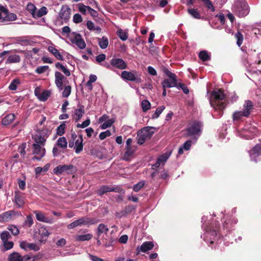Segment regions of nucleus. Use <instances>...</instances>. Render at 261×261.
<instances>
[{"label":"nucleus","instance_id":"1","mask_svg":"<svg viewBox=\"0 0 261 261\" xmlns=\"http://www.w3.org/2000/svg\"><path fill=\"white\" fill-rule=\"evenodd\" d=\"M207 218L205 216L202 218V227L204 229V232L201 235V238H203L205 242L211 248L213 247V245L215 247L219 243L220 236L216 231L217 228L216 224H214L212 222L207 223Z\"/></svg>","mask_w":261,"mask_h":261},{"label":"nucleus","instance_id":"2","mask_svg":"<svg viewBox=\"0 0 261 261\" xmlns=\"http://www.w3.org/2000/svg\"><path fill=\"white\" fill-rule=\"evenodd\" d=\"M42 132L38 131L33 137L34 141L33 144V154H34L33 160L40 161L45 154L44 147L47 137Z\"/></svg>","mask_w":261,"mask_h":261},{"label":"nucleus","instance_id":"3","mask_svg":"<svg viewBox=\"0 0 261 261\" xmlns=\"http://www.w3.org/2000/svg\"><path fill=\"white\" fill-rule=\"evenodd\" d=\"M225 97V95L221 89H215L211 93L210 103L215 110H222L226 105Z\"/></svg>","mask_w":261,"mask_h":261},{"label":"nucleus","instance_id":"4","mask_svg":"<svg viewBox=\"0 0 261 261\" xmlns=\"http://www.w3.org/2000/svg\"><path fill=\"white\" fill-rule=\"evenodd\" d=\"M232 11L239 17H244L249 13L250 8L246 0H234Z\"/></svg>","mask_w":261,"mask_h":261},{"label":"nucleus","instance_id":"5","mask_svg":"<svg viewBox=\"0 0 261 261\" xmlns=\"http://www.w3.org/2000/svg\"><path fill=\"white\" fill-rule=\"evenodd\" d=\"M155 128L151 126H146L137 132V143L143 144L146 140L149 139L154 134Z\"/></svg>","mask_w":261,"mask_h":261},{"label":"nucleus","instance_id":"6","mask_svg":"<svg viewBox=\"0 0 261 261\" xmlns=\"http://www.w3.org/2000/svg\"><path fill=\"white\" fill-rule=\"evenodd\" d=\"M202 124L200 122L194 121L189 124L186 129L187 135L195 139V142L200 136L201 133Z\"/></svg>","mask_w":261,"mask_h":261},{"label":"nucleus","instance_id":"7","mask_svg":"<svg viewBox=\"0 0 261 261\" xmlns=\"http://www.w3.org/2000/svg\"><path fill=\"white\" fill-rule=\"evenodd\" d=\"M163 72L169 78L170 80L168 79L165 80L162 83L163 87L166 88L176 87V75L166 68L163 69Z\"/></svg>","mask_w":261,"mask_h":261},{"label":"nucleus","instance_id":"8","mask_svg":"<svg viewBox=\"0 0 261 261\" xmlns=\"http://www.w3.org/2000/svg\"><path fill=\"white\" fill-rule=\"evenodd\" d=\"M17 16L13 13H9L8 9L2 5H0V21L5 22L15 20Z\"/></svg>","mask_w":261,"mask_h":261},{"label":"nucleus","instance_id":"9","mask_svg":"<svg viewBox=\"0 0 261 261\" xmlns=\"http://www.w3.org/2000/svg\"><path fill=\"white\" fill-rule=\"evenodd\" d=\"M95 222V220L93 219H91L88 217H84L80 218L71 223L70 224L68 225L67 227L69 229H72L77 226H81L82 225H89L93 224Z\"/></svg>","mask_w":261,"mask_h":261},{"label":"nucleus","instance_id":"10","mask_svg":"<svg viewBox=\"0 0 261 261\" xmlns=\"http://www.w3.org/2000/svg\"><path fill=\"white\" fill-rule=\"evenodd\" d=\"M69 39L71 42L76 44L80 49H82L86 47V43L80 34L72 32L69 35Z\"/></svg>","mask_w":261,"mask_h":261},{"label":"nucleus","instance_id":"11","mask_svg":"<svg viewBox=\"0 0 261 261\" xmlns=\"http://www.w3.org/2000/svg\"><path fill=\"white\" fill-rule=\"evenodd\" d=\"M256 129L254 127L247 125L239 133L240 137L246 139H250L256 135Z\"/></svg>","mask_w":261,"mask_h":261},{"label":"nucleus","instance_id":"12","mask_svg":"<svg viewBox=\"0 0 261 261\" xmlns=\"http://www.w3.org/2000/svg\"><path fill=\"white\" fill-rule=\"evenodd\" d=\"M74 170V166L71 164L59 165L54 169L53 172L58 175L64 173L70 174L73 173Z\"/></svg>","mask_w":261,"mask_h":261},{"label":"nucleus","instance_id":"13","mask_svg":"<svg viewBox=\"0 0 261 261\" xmlns=\"http://www.w3.org/2000/svg\"><path fill=\"white\" fill-rule=\"evenodd\" d=\"M71 9L67 5H63L59 13V17L65 22H67L70 18L71 15Z\"/></svg>","mask_w":261,"mask_h":261},{"label":"nucleus","instance_id":"14","mask_svg":"<svg viewBox=\"0 0 261 261\" xmlns=\"http://www.w3.org/2000/svg\"><path fill=\"white\" fill-rule=\"evenodd\" d=\"M251 160L255 162L261 160V145H256L249 152Z\"/></svg>","mask_w":261,"mask_h":261},{"label":"nucleus","instance_id":"15","mask_svg":"<svg viewBox=\"0 0 261 261\" xmlns=\"http://www.w3.org/2000/svg\"><path fill=\"white\" fill-rule=\"evenodd\" d=\"M121 77L123 80L127 81L136 82L137 83H140L141 82V78L136 75L135 74L132 72L123 71L121 72Z\"/></svg>","mask_w":261,"mask_h":261},{"label":"nucleus","instance_id":"16","mask_svg":"<svg viewBox=\"0 0 261 261\" xmlns=\"http://www.w3.org/2000/svg\"><path fill=\"white\" fill-rule=\"evenodd\" d=\"M224 219H225V220L223 222L222 228L220 230L222 233V229L224 231L226 230V232L229 231L232 228V226L238 222L237 219L228 218L227 216H226V218L224 217Z\"/></svg>","mask_w":261,"mask_h":261},{"label":"nucleus","instance_id":"17","mask_svg":"<svg viewBox=\"0 0 261 261\" xmlns=\"http://www.w3.org/2000/svg\"><path fill=\"white\" fill-rule=\"evenodd\" d=\"M110 63L113 67L119 69H124L127 67V64L125 61L120 58H113Z\"/></svg>","mask_w":261,"mask_h":261},{"label":"nucleus","instance_id":"18","mask_svg":"<svg viewBox=\"0 0 261 261\" xmlns=\"http://www.w3.org/2000/svg\"><path fill=\"white\" fill-rule=\"evenodd\" d=\"M170 153H166L160 155L157 159L156 163L152 166L153 169L158 168L162 165H164L168 159L169 158Z\"/></svg>","mask_w":261,"mask_h":261},{"label":"nucleus","instance_id":"19","mask_svg":"<svg viewBox=\"0 0 261 261\" xmlns=\"http://www.w3.org/2000/svg\"><path fill=\"white\" fill-rule=\"evenodd\" d=\"M17 214V213L13 210L3 213L0 215V222H8L11 220L13 216H14Z\"/></svg>","mask_w":261,"mask_h":261},{"label":"nucleus","instance_id":"20","mask_svg":"<svg viewBox=\"0 0 261 261\" xmlns=\"http://www.w3.org/2000/svg\"><path fill=\"white\" fill-rule=\"evenodd\" d=\"M253 109V106L252 101L249 100H247L245 101V103L243 105V109L242 111L244 112V114L246 116L248 117L251 114Z\"/></svg>","mask_w":261,"mask_h":261},{"label":"nucleus","instance_id":"21","mask_svg":"<svg viewBox=\"0 0 261 261\" xmlns=\"http://www.w3.org/2000/svg\"><path fill=\"white\" fill-rule=\"evenodd\" d=\"M55 84L59 90H62L63 79L64 78V76L61 73L58 71L55 72Z\"/></svg>","mask_w":261,"mask_h":261},{"label":"nucleus","instance_id":"22","mask_svg":"<svg viewBox=\"0 0 261 261\" xmlns=\"http://www.w3.org/2000/svg\"><path fill=\"white\" fill-rule=\"evenodd\" d=\"M35 94L39 100L41 101H45L50 96L51 92L49 90H44L41 93H38L35 90Z\"/></svg>","mask_w":261,"mask_h":261},{"label":"nucleus","instance_id":"23","mask_svg":"<svg viewBox=\"0 0 261 261\" xmlns=\"http://www.w3.org/2000/svg\"><path fill=\"white\" fill-rule=\"evenodd\" d=\"M83 138L81 136L77 137V138L75 140V151L76 153H79L81 152L83 149Z\"/></svg>","mask_w":261,"mask_h":261},{"label":"nucleus","instance_id":"24","mask_svg":"<svg viewBox=\"0 0 261 261\" xmlns=\"http://www.w3.org/2000/svg\"><path fill=\"white\" fill-rule=\"evenodd\" d=\"M48 51L53 54L55 58L59 60H64V58L59 51L54 46H49L47 48Z\"/></svg>","mask_w":261,"mask_h":261},{"label":"nucleus","instance_id":"25","mask_svg":"<svg viewBox=\"0 0 261 261\" xmlns=\"http://www.w3.org/2000/svg\"><path fill=\"white\" fill-rule=\"evenodd\" d=\"M48 13V9L46 7L43 6L39 9H36L35 13L33 14V18L36 19L41 17Z\"/></svg>","mask_w":261,"mask_h":261},{"label":"nucleus","instance_id":"26","mask_svg":"<svg viewBox=\"0 0 261 261\" xmlns=\"http://www.w3.org/2000/svg\"><path fill=\"white\" fill-rule=\"evenodd\" d=\"M192 141L190 140H187L184 144L181 146L178 151V154L181 155L184 153V151H188L190 149L192 146Z\"/></svg>","mask_w":261,"mask_h":261},{"label":"nucleus","instance_id":"27","mask_svg":"<svg viewBox=\"0 0 261 261\" xmlns=\"http://www.w3.org/2000/svg\"><path fill=\"white\" fill-rule=\"evenodd\" d=\"M79 108L75 110L74 115L75 121H79L85 113L84 107L82 105L78 106Z\"/></svg>","mask_w":261,"mask_h":261},{"label":"nucleus","instance_id":"28","mask_svg":"<svg viewBox=\"0 0 261 261\" xmlns=\"http://www.w3.org/2000/svg\"><path fill=\"white\" fill-rule=\"evenodd\" d=\"M15 119V115L10 113L6 115L2 120V124L3 125H8L11 124Z\"/></svg>","mask_w":261,"mask_h":261},{"label":"nucleus","instance_id":"29","mask_svg":"<svg viewBox=\"0 0 261 261\" xmlns=\"http://www.w3.org/2000/svg\"><path fill=\"white\" fill-rule=\"evenodd\" d=\"M125 152L123 157V160L125 161L129 160L133 156L135 151V149L132 147H125Z\"/></svg>","mask_w":261,"mask_h":261},{"label":"nucleus","instance_id":"30","mask_svg":"<svg viewBox=\"0 0 261 261\" xmlns=\"http://www.w3.org/2000/svg\"><path fill=\"white\" fill-rule=\"evenodd\" d=\"M154 245L151 242H145L140 246V251L145 252L148 250L152 249Z\"/></svg>","mask_w":261,"mask_h":261},{"label":"nucleus","instance_id":"31","mask_svg":"<svg viewBox=\"0 0 261 261\" xmlns=\"http://www.w3.org/2000/svg\"><path fill=\"white\" fill-rule=\"evenodd\" d=\"M39 234L42 238V241L46 240L49 233L46 227L41 226L38 230Z\"/></svg>","mask_w":261,"mask_h":261},{"label":"nucleus","instance_id":"32","mask_svg":"<svg viewBox=\"0 0 261 261\" xmlns=\"http://www.w3.org/2000/svg\"><path fill=\"white\" fill-rule=\"evenodd\" d=\"M16 43L19 44L22 46H27L30 44V41L25 37H18L15 39Z\"/></svg>","mask_w":261,"mask_h":261},{"label":"nucleus","instance_id":"33","mask_svg":"<svg viewBox=\"0 0 261 261\" xmlns=\"http://www.w3.org/2000/svg\"><path fill=\"white\" fill-rule=\"evenodd\" d=\"M92 238V234L91 233H87L86 234L77 235L75 237V239L76 241H85L91 240Z\"/></svg>","mask_w":261,"mask_h":261},{"label":"nucleus","instance_id":"34","mask_svg":"<svg viewBox=\"0 0 261 261\" xmlns=\"http://www.w3.org/2000/svg\"><path fill=\"white\" fill-rule=\"evenodd\" d=\"M20 61V57L17 55H10L6 61V63H16Z\"/></svg>","mask_w":261,"mask_h":261},{"label":"nucleus","instance_id":"35","mask_svg":"<svg viewBox=\"0 0 261 261\" xmlns=\"http://www.w3.org/2000/svg\"><path fill=\"white\" fill-rule=\"evenodd\" d=\"M34 213L36 215V217L37 220L43 222H48V218H46L44 214L39 211H34Z\"/></svg>","mask_w":261,"mask_h":261},{"label":"nucleus","instance_id":"36","mask_svg":"<svg viewBox=\"0 0 261 261\" xmlns=\"http://www.w3.org/2000/svg\"><path fill=\"white\" fill-rule=\"evenodd\" d=\"M98 44L101 48H106L109 44L108 39L105 36H103L101 38H99Z\"/></svg>","mask_w":261,"mask_h":261},{"label":"nucleus","instance_id":"37","mask_svg":"<svg viewBox=\"0 0 261 261\" xmlns=\"http://www.w3.org/2000/svg\"><path fill=\"white\" fill-rule=\"evenodd\" d=\"M243 117H247L242 111H236L233 113L232 118L233 121H238L241 120Z\"/></svg>","mask_w":261,"mask_h":261},{"label":"nucleus","instance_id":"38","mask_svg":"<svg viewBox=\"0 0 261 261\" xmlns=\"http://www.w3.org/2000/svg\"><path fill=\"white\" fill-rule=\"evenodd\" d=\"M114 191V189L113 188L110 187L108 186H103L99 188L97 192L99 195L101 196L105 193Z\"/></svg>","mask_w":261,"mask_h":261},{"label":"nucleus","instance_id":"39","mask_svg":"<svg viewBox=\"0 0 261 261\" xmlns=\"http://www.w3.org/2000/svg\"><path fill=\"white\" fill-rule=\"evenodd\" d=\"M22 256L17 252H14L8 257L9 261H21Z\"/></svg>","mask_w":261,"mask_h":261},{"label":"nucleus","instance_id":"40","mask_svg":"<svg viewBox=\"0 0 261 261\" xmlns=\"http://www.w3.org/2000/svg\"><path fill=\"white\" fill-rule=\"evenodd\" d=\"M57 144L61 148H66L67 146V142L65 137H60L57 140Z\"/></svg>","mask_w":261,"mask_h":261},{"label":"nucleus","instance_id":"41","mask_svg":"<svg viewBox=\"0 0 261 261\" xmlns=\"http://www.w3.org/2000/svg\"><path fill=\"white\" fill-rule=\"evenodd\" d=\"M211 55L206 50H202L199 54V57L202 61H206L210 60Z\"/></svg>","mask_w":261,"mask_h":261},{"label":"nucleus","instance_id":"42","mask_svg":"<svg viewBox=\"0 0 261 261\" xmlns=\"http://www.w3.org/2000/svg\"><path fill=\"white\" fill-rule=\"evenodd\" d=\"M34 221L32 215H28L26 219L23 223V226L25 227H30L33 224Z\"/></svg>","mask_w":261,"mask_h":261},{"label":"nucleus","instance_id":"43","mask_svg":"<svg viewBox=\"0 0 261 261\" xmlns=\"http://www.w3.org/2000/svg\"><path fill=\"white\" fill-rule=\"evenodd\" d=\"M141 108L142 111L145 112L150 109L151 103L148 100H143L141 102Z\"/></svg>","mask_w":261,"mask_h":261},{"label":"nucleus","instance_id":"44","mask_svg":"<svg viewBox=\"0 0 261 261\" xmlns=\"http://www.w3.org/2000/svg\"><path fill=\"white\" fill-rule=\"evenodd\" d=\"M115 119L114 118L109 119L106 122H103L100 126V128L102 129H105L108 127L111 126V125L114 123Z\"/></svg>","mask_w":261,"mask_h":261},{"label":"nucleus","instance_id":"45","mask_svg":"<svg viewBox=\"0 0 261 261\" xmlns=\"http://www.w3.org/2000/svg\"><path fill=\"white\" fill-rule=\"evenodd\" d=\"M55 66L56 68L61 69L66 76H68L70 75V71L60 63H57Z\"/></svg>","mask_w":261,"mask_h":261},{"label":"nucleus","instance_id":"46","mask_svg":"<svg viewBox=\"0 0 261 261\" xmlns=\"http://www.w3.org/2000/svg\"><path fill=\"white\" fill-rule=\"evenodd\" d=\"M165 107L164 106H161L156 109L155 112L152 115L151 118L152 119H156L158 118L161 114L163 112V111L165 110Z\"/></svg>","mask_w":261,"mask_h":261},{"label":"nucleus","instance_id":"47","mask_svg":"<svg viewBox=\"0 0 261 261\" xmlns=\"http://www.w3.org/2000/svg\"><path fill=\"white\" fill-rule=\"evenodd\" d=\"M235 38L237 40V45L239 46H241V45L243 43V40H244V37H243V34L239 31L235 34Z\"/></svg>","mask_w":261,"mask_h":261},{"label":"nucleus","instance_id":"48","mask_svg":"<svg viewBox=\"0 0 261 261\" xmlns=\"http://www.w3.org/2000/svg\"><path fill=\"white\" fill-rule=\"evenodd\" d=\"M79 11L84 15L88 12L89 6H87L83 4L80 3L77 5Z\"/></svg>","mask_w":261,"mask_h":261},{"label":"nucleus","instance_id":"49","mask_svg":"<svg viewBox=\"0 0 261 261\" xmlns=\"http://www.w3.org/2000/svg\"><path fill=\"white\" fill-rule=\"evenodd\" d=\"M117 34L122 41H125L128 38L127 33L122 29H119L117 31Z\"/></svg>","mask_w":261,"mask_h":261},{"label":"nucleus","instance_id":"50","mask_svg":"<svg viewBox=\"0 0 261 261\" xmlns=\"http://www.w3.org/2000/svg\"><path fill=\"white\" fill-rule=\"evenodd\" d=\"M20 84V81L18 79H14L10 83L9 89L11 90H15L17 86Z\"/></svg>","mask_w":261,"mask_h":261},{"label":"nucleus","instance_id":"51","mask_svg":"<svg viewBox=\"0 0 261 261\" xmlns=\"http://www.w3.org/2000/svg\"><path fill=\"white\" fill-rule=\"evenodd\" d=\"M188 11L189 13L194 18L199 19L200 15L197 9H188Z\"/></svg>","mask_w":261,"mask_h":261},{"label":"nucleus","instance_id":"52","mask_svg":"<svg viewBox=\"0 0 261 261\" xmlns=\"http://www.w3.org/2000/svg\"><path fill=\"white\" fill-rule=\"evenodd\" d=\"M108 230L109 229L107 226L103 224H100L97 228L98 235L102 233H107Z\"/></svg>","mask_w":261,"mask_h":261},{"label":"nucleus","instance_id":"53","mask_svg":"<svg viewBox=\"0 0 261 261\" xmlns=\"http://www.w3.org/2000/svg\"><path fill=\"white\" fill-rule=\"evenodd\" d=\"M26 146V143H24L21 144L18 148V152L20 153L21 156L23 158L24 157L26 154V152L25 150Z\"/></svg>","mask_w":261,"mask_h":261},{"label":"nucleus","instance_id":"54","mask_svg":"<svg viewBox=\"0 0 261 261\" xmlns=\"http://www.w3.org/2000/svg\"><path fill=\"white\" fill-rule=\"evenodd\" d=\"M66 125L64 122L61 124L57 128V134L59 136H62L65 133Z\"/></svg>","mask_w":261,"mask_h":261},{"label":"nucleus","instance_id":"55","mask_svg":"<svg viewBox=\"0 0 261 261\" xmlns=\"http://www.w3.org/2000/svg\"><path fill=\"white\" fill-rule=\"evenodd\" d=\"M49 68L48 66H40L35 69V72L38 74H42L46 72Z\"/></svg>","mask_w":261,"mask_h":261},{"label":"nucleus","instance_id":"56","mask_svg":"<svg viewBox=\"0 0 261 261\" xmlns=\"http://www.w3.org/2000/svg\"><path fill=\"white\" fill-rule=\"evenodd\" d=\"M71 91V88L70 86H66L65 87L63 91L62 92V95L63 97H68Z\"/></svg>","mask_w":261,"mask_h":261},{"label":"nucleus","instance_id":"57","mask_svg":"<svg viewBox=\"0 0 261 261\" xmlns=\"http://www.w3.org/2000/svg\"><path fill=\"white\" fill-rule=\"evenodd\" d=\"M11 237V235L7 231H4L1 234V238L3 242L9 240Z\"/></svg>","mask_w":261,"mask_h":261},{"label":"nucleus","instance_id":"58","mask_svg":"<svg viewBox=\"0 0 261 261\" xmlns=\"http://www.w3.org/2000/svg\"><path fill=\"white\" fill-rule=\"evenodd\" d=\"M8 229L14 236L17 235L19 233L18 228L15 225H10L8 228Z\"/></svg>","mask_w":261,"mask_h":261},{"label":"nucleus","instance_id":"59","mask_svg":"<svg viewBox=\"0 0 261 261\" xmlns=\"http://www.w3.org/2000/svg\"><path fill=\"white\" fill-rule=\"evenodd\" d=\"M77 138V135L74 133L71 134V139L69 142V147L70 148H72L75 146V140Z\"/></svg>","mask_w":261,"mask_h":261},{"label":"nucleus","instance_id":"60","mask_svg":"<svg viewBox=\"0 0 261 261\" xmlns=\"http://www.w3.org/2000/svg\"><path fill=\"white\" fill-rule=\"evenodd\" d=\"M83 18L81 14L79 13L75 14L73 16V21L75 23L82 22Z\"/></svg>","mask_w":261,"mask_h":261},{"label":"nucleus","instance_id":"61","mask_svg":"<svg viewBox=\"0 0 261 261\" xmlns=\"http://www.w3.org/2000/svg\"><path fill=\"white\" fill-rule=\"evenodd\" d=\"M111 135V133L109 130L101 132L99 135V139L100 140H103L108 137Z\"/></svg>","mask_w":261,"mask_h":261},{"label":"nucleus","instance_id":"62","mask_svg":"<svg viewBox=\"0 0 261 261\" xmlns=\"http://www.w3.org/2000/svg\"><path fill=\"white\" fill-rule=\"evenodd\" d=\"M3 245L6 250H9L13 247V243L12 241H6V242H3Z\"/></svg>","mask_w":261,"mask_h":261},{"label":"nucleus","instance_id":"63","mask_svg":"<svg viewBox=\"0 0 261 261\" xmlns=\"http://www.w3.org/2000/svg\"><path fill=\"white\" fill-rule=\"evenodd\" d=\"M206 7L212 11H215V8L210 0H201Z\"/></svg>","mask_w":261,"mask_h":261},{"label":"nucleus","instance_id":"64","mask_svg":"<svg viewBox=\"0 0 261 261\" xmlns=\"http://www.w3.org/2000/svg\"><path fill=\"white\" fill-rule=\"evenodd\" d=\"M15 201L16 205L19 207H21L23 204V201L22 198L19 195L15 196Z\"/></svg>","mask_w":261,"mask_h":261}]
</instances>
